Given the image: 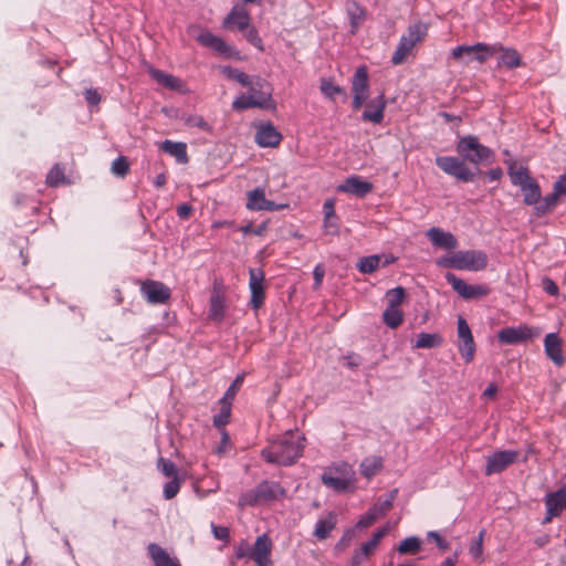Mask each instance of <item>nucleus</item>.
Returning <instances> with one entry per match:
<instances>
[{"instance_id":"obj_1","label":"nucleus","mask_w":566,"mask_h":566,"mask_svg":"<svg viewBox=\"0 0 566 566\" xmlns=\"http://www.w3.org/2000/svg\"><path fill=\"white\" fill-rule=\"evenodd\" d=\"M455 150L459 156H438L434 164L444 174L461 182L474 181L482 174L478 166L484 163L490 164L494 158V151L482 145L474 135L460 137Z\"/></svg>"},{"instance_id":"obj_2","label":"nucleus","mask_w":566,"mask_h":566,"mask_svg":"<svg viewBox=\"0 0 566 566\" xmlns=\"http://www.w3.org/2000/svg\"><path fill=\"white\" fill-rule=\"evenodd\" d=\"M303 441L304 437L297 431H286L262 449L261 455L269 463L292 465L303 453Z\"/></svg>"},{"instance_id":"obj_3","label":"nucleus","mask_w":566,"mask_h":566,"mask_svg":"<svg viewBox=\"0 0 566 566\" xmlns=\"http://www.w3.org/2000/svg\"><path fill=\"white\" fill-rule=\"evenodd\" d=\"M436 265L459 271L476 272L488 266V255L481 250L458 251L451 255L438 258Z\"/></svg>"},{"instance_id":"obj_4","label":"nucleus","mask_w":566,"mask_h":566,"mask_svg":"<svg viewBox=\"0 0 566 566\" xmlns=\"http://www.w3.org/2000/svg\"><path fill=\"white\" fill-rule=\"evenodd\" d=\"M509 176L514 186L520 187L523 193V202L526 206H537L542 198V191L538 182L531 177L526 167H515V163L509 165Z\"/></svg>"},{"instance_id":"obj_5","label":"nucleus","mask_w":566,"mask_h":566,"mask_svg":"<svg viewBox=\"0 0 566 566\" xmlns=\"http://www.w3.org/2000/svg\"><path fill=\"white\" fill-rule=\"evenodd\" d=\"M427 31L428 28L424 23H415L409 25L407 32L402 34L399 40V43L391 56V63L394 65L401 64L417 43L421 42L426 38Z\"/></svg>"},{"instance_id":"obj_6","label":"nucleus","mask_w":566,"mask_h":566,"mask_svg":"<svg viewBox=\"0 0 566 566\" xmlns=\"http://www.w3.org/2000/svg\"><path fill=\"white\" fill-rule=\"evenodd\" d=\"M541 333L539 327L521 324L518 326H509L500 329L497 340L501 344L517 345L537 338Z\"/></svg>"},{"instance_id":"obj_7","label":"nucleus","mask_w":566,"mask_h":566,"mask_svg":"<svg viewBox=\"0 0 566 566\" xmlns=\"http://www.w3.org/2000/svg\"><path fill=\"white\" fill-rule=\"evenodd\" d=\"M350 467L347 463H340L325 471L322 474V482L336 492H344L350 484Z\"/></svg>"},{"instance_id":"obj_8","label":"nucleus","mask_w":566,"mask_h":566,"mask_svg":"<svg viewBox=\"0 0 566 566\" xmlns=\"http://www.w3.org/2000/svg\"><path fill=\"white\" fill-rule=\"evenodd\" d=\"M444 277L452 286L453 291L467 301L481 298L490 293L489 286L484 284H468L464 280L451 272H448Z\"/></svg>"},{"instance_id":"obj_9","label":"nucleus","mask_w":566,"mask_h":566,"mask_svg":"<svg viewBox=\"0 0 566 566\" xmlns=\"http://www.w3.org/2000/svg\"><path fill=\"white\" fill-rule=\"evenodd\" d=\"M497 45H489L485 43H476L473 45H459L452 50V56L457 60L467 57L465 63L473 60L480 63L486 61L497 51Z\"/></svg>"},{"instance_id":"obj_10","label":"nucleus","mask_w":566,"mask_h":566,"mask_svg":"<svg viewBox=\"0 0 566 566\" xmlns=\"http://www.w3.org/2000/svg\"><path fill=\"white\" fill-rule=\"evenodd\" d=\"M353 108L359 109L369 97V78L365 65L356 69L352 78Z\"/></svg>"},{"instance_id":"obj_11","label":"nucleus","mask_w":566,"mask_h":566,"mask_svg":"<svg viewBox=\"0 0 566 566\" xmlns=\"http://www.w3.org/2000/svg\"><path fill=\"white\" fill-rule=\"evenodd\" d=\"M458 350L465 363H471L475 355V343L470 326L462 317H458Z\"/></svg>"},{"instance_id":"obj_12","label":"nucleus","mask_w":566,"mask_h":566,"mask_svg":"<svg viewBox=\"0 0 566 566\" xmlns=\"http://www.w3.org/2000/svg\"><path fill=\"white\" fill-rule=\"evenodd\" d=\"M140 293L149 304H165L170 298V289L163 282L147 280L140 285Z\"/></svg>"},{"instance_id":"obj_13","label":"nucleus","mask_w":566,"mask_h":566,"mask_svg":"<svg viewBox=\"0 0 566 566\" xmlns=\"http://www.w3.org/2000/svg\"><path fill=\"white\" fill-rule=\"evenodd\" d=\"M249 88V95H252L254 99L261 103L262 109L274 108L272 99L273 88L272 85L260 76H254L251 80V84L247 86Z\"/></svg>"},{"instance_id":"obj_14","label":"nucleus","mask_w":566,"mask_h":566,"mask_svg":"<svg viewBox=\"0 0 566 566\" xmlns=\"http://www.w3.org/2000/svg\"><path fill=\"white\" fill-rule=\"evenodd\" d=\"M518 454V451L515 450H502L492 453L486 460L485 474L501 473L517 460Z\"/></svg>"},{"instance_id":"obj_15","label":"nucleus","mask_w":566,"mask_h":566,"mask_svg":"<svg viewBox=\"0 0 566 566\" xmlns=\"http://www.w3.org/2000/svg\"><path fill=\"white\" fill-rule=\"evenodd\" d=\"M249 289L251 292L250 305L252 308L258 310L263 305L264 294V272L261 269L249 270Z\"/></svg>"},{"instance_id":"obj_16","label":"nucleus","mask_w":566,"mask_h":566,"mask_svg":"<svg viewBox=\"0 0 566 566\" xmlns=\"http://www.w3.org/2000/svg\"><path fill=\"white\" fill-rule=\"evenodd\" d=\"M272 546V541L266 534L256 537L251 549V559L256 566H270Z\"/></svg>"},{"instance_id":"obj_17","label":"nucleus","mask_w":566,"mask_h":566,"mask_svg":"<svg viewBox=\"0 0 566 566\" xmlns=\"http://www.w3.org/2000/svg\"><path fill=\"white\" fill-rule=\"evenodd\" d=\"M563 344L564 342L557 333H548L544 338L545 355L557 367H562L565 364Z\"/></svg>"},{"instance_id":"obj_18","label":"nucleus","mask_w":566,"mask_h":566,"mask_svg":"<svg viewBox=\"0 0 566 566\" xmlns=\"http://www.w3.org/2000/svg\"><path fill=\"white\" fill-rule=\"evenodd\" d=\"M386 104L385 95L382 93L366 102V109L361 114V120L380 124L384 119Z\"/></svg>"},{"instance_id":"obj_19","label":"nucleus","mask_w":566,"mask_h":566,"mask_svg":"<svg viewBox=\"0 0 566 566\" xmlns=\"http://www.w3.org/2000/svg\"><path fill=\"white\" fill-rule=\"evenodd\" d=\"M337 190L363 198L373 190V184L363 180L359 176H350L337 187Z\"/></svg>"},{"instance_id":"obj_20","label":"nucleus","mask_w":566,"mask_h":566,"mask_svg":"<svg viewBox=\"0 0 566 566\" xmlns=\"http://www.w3.org/2000/svg\"><path fill=\"white\" fill-rule=\"evenodd\" d=\"M281 139V133L272 123L261 124L256 129L255 143L261 147H275Z\"/></svg>"},{"instance_id":"obj_21","label":"nucleus","mask_w":566,"mask_h":566,"mask_svg":"<svg viewBox=\"0 0 566 566\" xmlns=\"http://www.w3.org/2000/svg\"><path fill=\"white\" fill-rule=\"evenodd\" d=\"M426 235L434 247L444 250H454L458 247L457 238L451 232H446L440 228H430Z\"/></svg>"},{"instance_id":"obj_22","label":"nucleus","mask_w":566,"mask_h":566,"mask_svg":"<svg viewBox=\"0 0 566 566\" xmlns=\"http://www.w3.org/2000/svg\"><path fill=\"white\" fill-rule=\"evenodd\" d=\"M148 73L154 81L164 86L165 88L182 92L185 87V83L179 77L166 73L161 70L155 69L153 66L148 67Z\"/></svg>"},{"instance_id":"obj_23","label":"nucleus","mask_w":566,"mask_h":566,"mask_svg":"<svg viewBox=\"0 0 566 566\" xmlns=\"http://www.w3.org/2000/svg\"><path fill=\"white\" fill-rule=\"evenodd\" d=\"M147 552L154 566H181L177 557H171L166 549L156 543L147 546Z\"/></svg>"},{"instance_id":"obj_24","label":"nucleus","mask_w":566,"mask_h":566,"mask_svg":"<svg viewBox=\"0 0 566 566\" xmlns=\"http://www.w3.org/2000/svg\"><path fill=\"white\" fill-rule=\"evenodd\" d=\"M255 489L258 490V495L262 501H273L285 495L284 488H282L277 482L262 481L255 486Z\"/></svg>"},{"instance_id":"obj_25","label":"nucleus","mask_w":566,"mask_h":566,"mask_svg":"<svg viewBox=\"0 0 566 566\" xmlns=\"http://www.w3.org/2000/svg\"><path fill=\"white\" fill-rule=\"evenodd\" d=\"M388 504L381 503L379 500L358 520L356 526L366 528L373 525L377 518L387 514Z\"/></svg>"},{"instance_id":"obj_26","label":"nucleus","mask_w":566,"mask_h":566,"mask_svg":"<svg viewBox=\"0 0 566 566\" xmlns=\"http://www.w3.org/2000/svg\"><path fill=\"white\" fill-rule=\"evenodd\" d=\"M345 8L350 22V33L355 34L366 18V10L354 0H348Z\"/></svg>"},{"instance_id":"obj_27","label":"nucleus","mask_w":566,"mask_h":566,"mask_svg":"<svg viewBox=\"0 0 566 566\" xmlns=\"http://www.w3.org/2000/svg\"><path fill=\"white\" fill-rule=\"evenodd\" d=\"M336 524L337 514L335 512H328L325 517L317 520L313 534L317 539H326Z\"/></svg>"},{"instance_id":"obj_28","label":"nucleus","mask_w":566,"mask_h":566,"mask_svg":"<svg viewBox=\"0 0 566 566\" xmlns=\"http://www.w3.org/2000/svg\"><path fill=\"white\" fill-rule=\"evenodd\" d=\"M250 17L244 9H233L224 19L223 25L228 29L243 31L249 28Z\"/></svg>"},{"instance_id":"obj_29","label":"nucleus","mask_w":566,"mask_h":566,"mask_svg":"<svg viewBox=\"0 0 566 566\" xmlns=\"http://www.w3.org/2000/svg\"><path fill=\"white\" fill-rule=\"evenodd\" d=\"M197 40L203 46L210 48L218 53L227 54L230 51V46L220 36H217L209 31L200 33Z\"/></svg>"},{"instance_id":"obj_30","label":"nucleus","mask_w":566,"mask_h":566,"mask_svg":"<svg viewBox=\"0 0 566 566\" xmlns=\"http://www.w3.org/2000/svg\"><path fill=\"white\" fill-rule=\"evenodd\" d=\"M494 45L500 46L496 51L501 52L499 64L505 66L506 69H515L523 64L522 57L515 49L504 48L500 43H495Z\"/></svg>"},{"instance_id":"obj_31","label":"nucleus","mask_w":566,"mask_h":566,"mask_svg":"<svg viewBox=\"0 0 566 566\" xmlns=\"http://www.w3.org/2000/svg\"><path fill=\"white\" fill-rule=\"evenodd\" d=\"M160 149L175 157L179 164L188 163L187 146L185 143L166 139L163 142Z\"/></svg>"},{"instance_id":"obj_32","label":"nucleus","mask_w":566,"mask_h":566,"mask_svg":"<svg viewBox=\"0 0 566 566\" xmlns=\"http://www.w3.org/2000/svg\"><path fill=\"white\" fill-rule=\"evenodd\" d=\"M443 343V338L438 333H420L417 336L415 348H436Z\"/></svg>"},{"instance_id":"obj_33","label":"nucleus","mask_w":566,"mask_h":566,"mask_svg":"<svg viewBox=\"0 0 566 566\" xmlns=\"http://www.w3.org/2000/svg\"><path fill=\"white\" fill-rule=\"evenodd\" d=\"M382 468L381 457H368L365 458L360 463V473L370 479L377 474Z\"/></svg>"},{"instance_id":"obj_34","label":"nucleus","mask_w":566,"mask_h":566,"mask_svg":"<svg viewBox=\"0 0 566 566\" xmlns=\"http://www.w3.org/2000/svg\"><path fill=\"white\" fill-rule=\"evenodd\" d=\"M319 88L322 94L331 101H335L336 95H342L344 99L347 98L345 90L329 78H322Z\"/></svg>"},{"instance_id":"obj_35","label":"nucleus","mask_w":566,"mask_h":566,"mask_svg":"<svg viewBox=\"0 0 566 566\" xmlns=\"http://www.w3.org/2000/svg\"><path fill=\"white\" fill-rule=\"evenodd\" d=\"M209 317L220 323L224 317V300L223 297L214 293L210 297Z\"/></svg>"},{"instance_id":"obj_36","label":"nucleus","mask_w":566,"mask_h":566,"mask_svg":"<svg viewBox=\"0 0 566 566\" xmlns=\"http://www.w3.org/2000/svg\"><path fill=\"white\" fill-rule=\"evenodd\" d=\"M545 504L555 505V509L562 513L566 509V483L557 491L548 493L545 496Z\"/></svg>"},{"instance_id":"obj_37","label":"nucleus","mask_w":566,"mask_h":566,"mask_svg":"<svg viewBox=\"0 0 566 566\" xmlns=\"http://www.w3.org/2000/svg\"><path fill=\"white\" fill-rule=\"evenodd\" d=\"M380 261H381V258L377 254L368 255V256L361 258L357 262L356 266L359 272H361L364 274H370L379 268Z\"/></svg>"},{"instance_id":"obj_38","label":"nucleus","mask_w":566,"mask_h":566,"mask_svg":"<svg viewBox=\"0 0 566 566\" xmlns=\"http://www.w3.org/2000/svg\"><path fill=\"white\" fill-rule=\"evenodd\" d=\"M558 196L554 192L547 195L543 198V200L535 206V216L536 217H543L546 213H548L557 203H558Z\"/></svg>"},{"instance_id":"obj_39","label":"nucleus","mask_w":566,"mask_h":566,"mask_svg":"<svg viewBox=\"0 0 566 566\" xmlns=\"http://www.w3.org/2000/svg\"><path fill=\"white\" fill-rule=\"evenodd\" d=\"M402 312L399 308L387 306L382 313V321L390 328H397L402 323Z\"/></svg>"},{"instance_id":"obj_40","label":"nucleus","mask_w":566,"mask_h":566,"mask_svg":"<svg viewBox=\"0 0 566 566\" xmlns=\"http://www.w3.org/2000/svg\"><path fill=\"white\" fill-rule=\"evenodd\" d=\"M265 202L264 190L255 188L248 192L247 208L253 211H261L262 205Z\"/></svg>"},{"instance_id":"obj_41","label":"nucleus","mask_w":566,"mask_h":566,"mask_svg":"<svg viewBox=\"0 0 566 566\" xmlns=\"http://www.w3.org/2000/svg\"><path fill=\"white\" fill-rule=\"evenodd\" d=\"M420 547L421 539L417 536H409L399 543L397 551L400 554H417Z\"/></svg>"},{"instance_id":"obj_42","label":"nucleus","mask_w":566,"mask_h":566,"mask_svg":"<svg viewBox=\"0 0 566 566\" xmlns=\"http://www.w3.org/2000/svg\"><path fill=\"white\" fill-rule=\"evenodd\" d=\"M245 374H239L232 384L229 386L227 391L224 392L223 397L220 399V402H227L229 405H232V401L235 398L237 392L240 390L243 380H244Z\"/></svg>"},{"instance_id":"obj_43","label":"nucleus","mask_w":566,"mask_h":566,"mask_svg":"<svg viewBox=\"0 0 566 566\" xmlns=\"http://www.w3.org/2000/svg\"><path fill=\"white\" fill-rule=\"evenodd\" d=\"M258 107L262 108V105L260 102L253 98L252 95L249 94H242L232 103V108L237 111H244L248 108Z\"/></svg>"},{"instance_id":"obj_44","label":"nucleus","mask_w":566,"mask_h":566,"mask_svg":"<svg viewBox=\"0 0 566 566\" xmlns=\"http://www.w3.org/2000/svg\"><path fill=\"white\" fill-rule=\"evenodd\" d=\"M184 122L188 127H197L203 132L211 133L212 126L205 118L197 114H189L184 117Z\"/></svg>"},{"instance_id":"obj_45","label":"nucleus","mask_w":566,"mask_h":566,"mask_svg":"<svg viewBox=\"0 0 566 566\" xmlns=\"http://www.w3.org/2000/svg\"><path fill=\"white\" fill-rule=\"evenodd\" d=\"M223 73L227 75V77L237 81L244 87L251 84V80L254 77L245 74L239 69L233 67H224Z\"/></svg>"},{"instance_id":"obj_46","label":"nucleus","mask_w":566,"mask_h":566,"mask_svg":"<svg viewBox=\"0 0 566 566\" xmlns=\"http://www.w3.org/2000/svg\"><path fill=\"white\" fill-rule=\"evenodd\" d=\"M157 468L166 478H169V479L179 478L178 476V468L169 459L159 458L157 461Z\"/></svg>"},{"instance_id":"obj_47","label":"nucleus","mask_w":566,"mask_h":566,"mask_svg":"<svg viewBox=\"0 0 566 566\" xmlns=\"http://www.w3.org/2000/svg\"><path fill=\"white\" fill-rule=\"evenodd\" d=\"M386 297L388 307L399 308L398 306L402 303L405 298V289L401 286L391 289L387 292Z\"/></svg>"},{"instance_id":"obj_48","label":"nucleus","mask_w":566,"mask_h":566,"mask_svg":"<svg viewBox=\"0 0 566 566\" xmlns=\"http://www.w3.org/2000/svg\"><path fill=\"white\" fill-rule=\"evenodd\" d=\"M64 169L60 165H54L46 175V184L56 187L64 181Z\"/></svg>"},{"instance_id":"obj_49","label":"nucleus","mask_w":566,"mask_h":566,"mask_svg":"<svg viewBox=\"0 0 566 566\" xmlns=\"http://www.w3.org/2000/svg\"><path fill=\"white\" fill-rule=\"evenodd\" d=\"M220 403H221L220 412L213 417V424L217 428L224 427L229 422L230 415H231V405H229L227 402H220Z\"/></svg>"},{"instance_id":"obj_50","label":"nucleus","mask_w":566,"mask_h":566,"mask_svg":"<svg viewBox=\"0 0 566 566\" xmlns=\"http://www.w3.org/2000/svg\"><path fill=\"white\" fill-rule=\"evenodd\" d=\"M180 485H181V480L179 478L170 479V481H168L164 485V490H163L164 497L166 500L174 499L178 494V492L180 490Z\"/></svg>"},{"instance_id":"obj_51","label":"nucleus","mask_w":566,"mask_h":566,"mask_svg":"<svg viewBox=\"0 0 566 566\" xmlns=\"http://www.w3.org/2000/svg\"><path fill=\"white\" fill-rule=\"evenodd\" d=\"M111 170L115 176L124 177L129 170V163L127 158L124 156L117 157L112 163Z\"/></svg>"},{"instance_id":"obj_52","label":"nucleus","mask_w":566,"mask_h":566,"mask_svg":"<svg viewBox=\"0 0 566 566\" xmlns=\"http://www.w3.org/2000/svg\"><path fill=\"white\" fill-rule=\"evenodd\" d=\"M245 39L248 40L249 43H251L260 51L264 50L262 39L260 38L259 32L254 27L248 29L245 33Z\"/></svg>"},{"instance_id":"obj_53","label":"nucleus","mask_w":566,"mask_h":566,"mask_svg":"<svg viewBox=\"0 0 566 566\" xmlns=\"http://www.w3.org/2000/svg\"><path fill=\"white\" fill-rule=\"evenodd\" d=\"M261 501H262L261 497H259V495H258V490L253 489L241 496L240 504L254 506Z\"/></svg>"},{"instance_id":"obj_54","label":"nucleus","mask_w":566,"mask_h":566,"mask_svg":"<svg viewBox=\"0 0 566 566\" xmlns=\"http://www.w3.org/2000/svg\"><path fill=\"white\" fill-rule=\"evenodd\" d=\"M355 537V531L353 528L350 530H347L343 536L340 537V539L337 542V544L335 545V548L337 551H344L346 549L350 544H352V541L354 539Z\"/></svg>"},{"instance_id":"obj_55","label":"nucleus","mask_w":566,"mask_h":566,"mask_svg":"<svg viewBox=\"0 0 566 566\" xmlns=\"http://www.w3.org/2000/svg\"><path fill=\"white\" fill-rule=\"evenodd\" d=\"M483 547V531L480 532L479 536L471 543L469 552L474 558H479L482 555Z\"/></svg>"},{"instance_id":"obj_56","label":"nucleus","mask_w":566,"mask_h":566,"mask_svg":"<svg viewBox=\"0 0 566 566\" xmlns=\"http://www.w3.org/2000/svg\"><path fill=\"white\" fill-rule=\"evenodd\" d=\"M428 539H432L441 551L449 549V543L436 531L427 533Z\"/></svg>"},{"instance_id":"obj_57","label":"nucleus","mask_w":566,"mask_h":566,"mask_svg":"<svg viewBox=\"0 0 566 566\" xmlns=\"http://www.w3.org/2000/svg\"><path fill=\"white\" fill-rule=\"evenodd\" d=\"M251 549H252V546L249 545V543L247 541H242L237 547H235V557L238 559H241V558H251Z\"/></svg>"},{"instance_id":"obj_58","label":"nucleus","mask_w":566,"mask_h":566,"mask_svg":"<svg viewBox=\"0 0 566 566\" xmlns=\"http://www.w3.org/2000/svg\"><path fill=\"white\" fill-rule=\"evenodd\" d=\"M553 192L558 197H566V175H562L554 182Z\"/></svg>"},{"instance_id":"obj_59","label":"nucleus","mask_w":566,"mask_h":566,"mask_svg":"<svg viewBox=\"0 0 566 566\" xmlns=\"http://www.w3.org/2000/svg\"><path fill=\"white\" fill-rule=\"evenodd\" d=\"M542 287L547 294H549L552 296H555L558 294L557 284L548 276H545L542 279Z\"/></svg>"},{"instance_id":"obj_60","label":"nucleus","mask_w":566,"mask_h":566,"mask_svg":"<svg viewBox=\"0 0 566 566\" xmlns=\"http://www.w3.org/2000/svg\"><path fill=\"white\" fill-rule=\"evenodd\" d=\"M211 531L214 536V538L220 541H226L229 538V528L226 526H219L214 523H211Z\"/></svg>"},{"instance_id":"obj_61","label":"nucleus","mask_w":566,"mask_h":566,"mask_svg":"<svg viewBox=\"0 0 566 566\" xmlns=\"http://www.w3.org/2000/svg\"><path fill=\"white\" fill-rule=\"evenodd\" d=\"M84 96H85V101L87 102V104H90L92 106L98 105L101 102V95L97 92V90H95V88H87L84 92Z\"/></svg>"},{"instance_id":"obj_62","label":"nucleus","mask_w":566,"mask_h":566,"mask_svg":"<svg viewBox=\"0 0 566 566\" xmlns=\"http://www.w3.org/2000/svg\"><path fill=\"white\" fill-rule=\"evenodd\" d=\"M324 230L327 234H337L338 233V223L337 218H324Z\"/></svg>"},{"instance_id":"obj_63","label":"nucleus","mask_w":566,"mask_h":566,"mask_svg":"<svg viewBox=\"0 0 566 566\" xmlns=\"http://www.w3.org/2000/svg\"><path fill=\"white\" fill-rule=\"evenodd\" d=\"M193 208L191 205L189 203H181L180 206L177 207V216L180 218V219H188L192 212Z\"/></svg>"},{"instance_id":"obj_64","label":"nucleus","mask_w":566,"mask_h":566,"mask_svg":"<svg viewBox=\"0 0 566 566\" xmlns=\"http://www.w3.org/2000/svg\"><path fill=\"white\" fill-rule=\"evenodd\" d=\"M367 558V555H363L361 549L357 548L353 554L349 566H359Z\"/></svg>"}]
</instances>
